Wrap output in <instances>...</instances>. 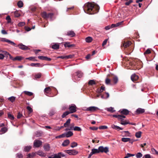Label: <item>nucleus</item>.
<instances>
[{
	"instance_id": "nucleus-32",
	"label": "nucleus",
	"mask_w": 158,
	"mask_h": 158,
	"mask_svg": "<svg viewBox=\"0 0 158 158\" xmlns=\"http://www.w3.org/2000/svg\"><path fill=\"white\" fill-rule=\"evenodd\" d=\"M31 148V146H27L25 147L24 148V151L26 152H29Z\"/></svg>"
},
{
	"instance_id": "nucleus-38",
	"label": "nucleus",
	"mask_w": 158,
	"mask_h": 158,
	"mask_svg": "<svg viewBox=\"0 0 158 158\" xmlns=\"http://www.w3.org/2000/svg\"><path fill=\"white\" fill-rule=\"evenodd\" d=\"M141 132L140 131L136 132L135 133V136L137 138H139L141 136Z\"/></svg>"
},
{
	"instance_id": "nucleus-11",
	"label": "nucleus",
	"mask_w": 158,
	"mask_h": 158,
	"mask_svg": "<svg viewBox=\"0 0 158 158\" xmlns=\"http://www.w3.org/2000/svg\"><path fill=\"white\" fill-rule=\"evenodd\" d=\"M38 58L41 60H46L48 61H50L51 60V58L46 56H38Z\"/></svg>"
},
{
	"instance_id": "nucleus-45",
	"label": "nucleus",
	"mask_w": 158,
	"mask_h": 158,
	"mask_svg": "<svg viewBox=\"0 0 158 158\" xmlns=\"http://www.w3.org/2000/svg\"><path fill=\"white\" fill-rule=\"evenodd\" d=\"M70 113L68 111H66L64 112L62 115V118H64L65 116L68 115Z\"/></svg>"
},
{
	"instance_id": "nucleus-40",
	"label": "nucleus",
	"mask_w": 158,
	"mask_h": 158,
	"mask_svg": "<svg viewBox=\"0 0 158 158\" xmlns=\"http://www.w3.org/2000/svg\"><path fill=\"white\" fill-rule=\"evenodd\" d=\"M23 3L22 1H20L18 2L17 3V5L19 8H21L23 6Z\"/></svg>"
},
{
	"instance_id": "nucleus-9",
	"label": "nucleus",
	"mask_w": 158,
	"mask_h": 158,
	"mask_svg": "<svg viewBox=\"0 0 158 158\" xmlns=\"http://www.w3.org/2000/svg\"><path fill=\"white\" fill-rule=\"evenodd\" d=\"M77 107L75 104H72L69 106V110L70 112V113H74L76 111Z\"/></svg>"
},
{
	"instance_id": "nucleus-20",
	"label": "nucleus",
	"mask_w": 158,
	"mask_h": 158,
	"mask_svg": "<svg viewBox=\"0 0 158 158\" xmlns=\"http://www.w3.org/2000/svg\"><path fill=\"white\" fill-rule=\"evenodd\" d=\"M54 44L52 45L51 48L54 49H58L59 48V45L57 43H54Z\"/></svg>"
},
{
	"instance_id": "nucleus-29",
	"label": "nucleus",
	"mask_w": 158,
	"mask_h": 158,
	"mask_svg": "<svg viewBox=\"0 0 158 158\" xmlns=\"http://www.w3.org/2000/svg\"><path fill=\"white\" fill-rule=\"evenodd\" d=\"M114 108L112 107H110L109 108H107L105 109L107 111L113 113L115 111V110H114Z\"/></svg>"
},
{
	"instance_id": "nucleus-33",
	"label": "nucleus",
	"mask_w": 158,
	"mask_h": 158,
	"mask_svg": "<svg viewBox=\"0 0 158 158\" xmlns=\"http://www.w3.org/2000/svg\"><path fill=\"white\" fill-rule=\"evenodd\" d=\"M92 38L90 36L86 37L85 38V41L87 43H90L92 40Z\"/></svg>"
},
{
	"instance_id": "nucleus-19",
	"label": "nucleus",
	"mask_w": 158,
	"mask_h": 158,
	"mask_svg": "<svg viewBox=\"0 0 158 158\" xmlns=\"http://www.w3.org/2000/svg\"><path fill=\"white\" fill-rule=\"evenodd\" d=\"M131 44V42L130 41H128L125 42L123 44V46L125 48H126L129 47Z\"/></svg>"
},
{
	"instance_id": "nucleus-56",
	"label": "nucleus",
	"mask_w": 158,
	"mask_h": 158,
	"mask_svg": "<svg viewBox=\"0 0 158 158\" xmlns=\"http://www.w3.org/2000/svg\"><path fill=\"white\" fill-rule=\"evenodd\" d=\"M25 24V23L24 22H20L18 24V26L19 27H22L24 26Z\"/></svg>"
},
{
	"instance_id": "nucleus-4",
	"label": "nucleus",
	"mask_w": 158,
	"mask_h": 158,
	"mask_svg": "<svg viewBox=\"0 0 158 158\" xmlns=\"http://www.w3.org/2000/svg\"><path fill=\"white\" fill-rule=\"evenodd\" d=\"M42 16L44 19L50 18L51 20H52V17L54 14L52 13H50L47 14L46 12H44L42 13Z\"/></svg>"
},
{
	"instance_id": "nucleus-46",
	"label": "nucleus",
	"mask_w": 158,
	"mask_h": 158,
	"mask_svg": "<svg viewBox=\"0 0 158 158\" xmlns=\"http://www.w3.org/2000/svg\"><path fill=\"white\" fill-rule=\"evenodd\" d=\"M73 130L75 131H81V129L79 127L76 126L73 128Z\"/></svg>"
},
{
	"instance_id": "nucleus-24",
	"label": "nucleus",
	"mask_w": 158,
	"mask_h": 158,
	"mask_svg": "<svg viewBox=\"0 0 158 158\" xmlns=\"http://www.w3.org/2000/svg\"><path fill=\"white\" fill-rule=\"evenodd\" d=\"M105 90V87L104 86H101L100 89H98L97 90V92L98 93H100L102 92L104 90Z\"/></svg>"
},
{
	"instance_id": "nucleus-22",
	"label": "nucleus",
	"mask_w": 158,
	"mask_h": 158,
	"mask_svg": "<svg viewBox=\"0 0 158 158\" xmlns=\"http://www.w3.org/2000/svg\"><path fill=\"white\" fill-rule=\"evenodd\" d=\"M43 134V132L41 131H36L35 133V135L37 137H39L41 136Z\"/></svg>"
},
{
	"instance_id": "nucleus-3",
	"label": "nucleus",
	"mask_w": 158,
	"mask_h": 158,
	"mask_svg": "<svg viewBox=\"0 0 158 158\" xmlns=\"http://www.w3.org/2000/svg\"><path fill=\"white\" fill-rule=\"evenodd\" d=\"M3 52L4 53L5 56H6V57H8V55L9 56L10 59L13 60L14 61L16 60H18L20 61L23 59V58L20 56H16L15 57L13 58L11 56V55L7 52L6 51H3Z\"/></svg>"
},
{
	"instance_id": "nucleus-23",
	"label": "nucleus",
	"mask_w": 158,
	"mask_h": 158,
	"mask_svg": "<svg viewBox=\"0 0 158 158\" xmlns=\"http://www.w3.org/2000/svg\"><path fill=\"white\" fill-rule=\"evenodd\" d=\"M7 131V129L6 127L2 128L0 130V135H2L6 133Z\"/></svg>"
},
{
	"instance_id": "nucleus-21",
	"label": "nucleus",
	"mask_w": 158,
	"mask_h": 158,
	"mask_svg": "<svg viewBox=\"0 0 158 158\" xmlns=\"http://www.w3.org/2000/svg\"><path fill=\"white\" fill-rule=\"evenodd\" d=\"M64 45L65 48L68 47L70 48L71 47H74L75 45L74 44H70L69 42H65L64 44Z\"/></svg>"
},
{
	"instance_id": "nucleus-59",
	"label": "nucleus",
	"mask_w": 158,
	"mask_h": 158,
	"mask_svg": "<svg viewBox=\"0 0 158 158\" xmlns=\"http://www.w3.org/2000/svg\"><path fill=\"white\" fill-rule=\"evenodd\" d=\"M27 109L29 111L30 113H31L33 111L32 108L29 106L27 107Z\"/></svg>"
},
{
	"instance_id": "nucleus-13",
	"label": "nucleus",
	"mask_w": 158,
	"mask_h": 158,
	"mask_svg": "<svg viewBox=\"0 0 158 158\" xmlns=\"http://www.w3.org/2000/svg\"><path fill=\"white\" fill-rule=\"evenodd\" d=\"M122 136L123 137L130 136V133L128 131H123L121 132Z\"/></svg>"
},
{
	"instance_id": "nucleus-52",
	"label": "nucleus",
	"mask_w": 158,
	"mask_h": 158,
	"mask_svg": "<svg viewBox=\"0 0 158 158\" xmlns=\"http://www.w3.org/2000/svg\"><path fill=\"white\" fill-rule=\"evenodd\" d=\"M6 19L7 20L8 23H10L11 21V18L9 15H8L6 17Z\"/></svg>"
},
{
	"instance_id": "nucleus-27",
	"label": "nucleus",
	"mask_w": 158,
	"mask_h": 158,
	"mask_svg": "<svg viewBox=\"0 0 158 158\" xmlns=\"http://www.w3.org/2000/svg\"><path fill=\"white\" fill-rule=\"evenodd\" d=\"M109 97V94L108 93L106 92L103 95H102L101 98L102 99H107Z\"/></svg>"
},
{
	"instance_id": "nucleus-36",
	"label": "nucleus",
	"mask_w": 158,
	"mask_h": 158,
	"mask_svg": "<svg viewBox=\"0 0 158 158\" xmlns=\"http://www.w3.org/2000/svg\"><path fill=\"white\" fill-rule=\"evenodd\" d=\"M36 154L40 156H44V153L42 151L39 150L37 152Z\"/></svg>"
},
{
	"instance_id": "nucleus-49",
	"label": "nucleus",
	"mask_w": 158,
	"mask_h": 158,
	"mask_svg": "<svg viewBox=\"0 0 158 158\" xmlns=\"http://www.w3.org/2000/svg\"><path fill=\"white\" fill-rule=\"evenodd\" d=\"M143 156V155L141 152H138L136 155L137 158H141Z\"/></svg>"
},
{
	"instance_id": "nucleus-8",
	"label": "nucleus",
	"mask_w": 158,
	"mask_h": 158,
	"mask_svg": "<svg viewBox=\"0 0 158 158\" xmlns=\"http://www.w3.org/2000/svg\"><path fill=\"white\" fill-rule=\"evenodd\" d=\"M42 142L41 141L35 139L34 142L33 146L34 148H39L42 145Z\"/></svg>"
},
{
	"instance_id": "nucleus-10",
	"label": "nucleus",
	"mask_w": 158,
	"mask_h": 158,
	"mask_svg": "<svg viewBox=\"0 0 158 158\" xmlns=\"http://www.w3.org/2000/svg\"><path fill=\"white\" fill-rule=\"evenodd\" d=\"M145 112V110L144 109L139 108H138L135 112V114H142Z\"/></svg>"
},
{
	"instance_id": "nucleus-28",
	"label": "nucleus",
	"mask_w": 158,
	"mask_h": 158,
	"mask_svg": "<svg viewBox=\"0 0 158 158\" xmlns=\"http://www.w3.org/2000/svg\"><path fill=\"white\" fill-rule=\"evenodd\" d=\"M70 121L71 119L70 118L68 119L67 120L66 122L64 124V127H66L69 125L70 123Z\"/></svg>"
},
{
	"instance_id": "nucleus-57",
	"label": "nucleus",
	"mask_w": 158,
	"mask_h": 158,
	"mask_svg": "<svg viewBox=\"0 0 158 158\" xmlns=\"http://www.w3.org/2000/svg\"><path fill=\"white\" fill-rule=\"evenodd\" d=\"M65 133L61 135H59L57 137H56V138H63L64 137H65Z\"/></svg>"
},
{
	"instance_id": "nucleus-41",
	"label": "nucleus",
	"mask_w": 158,
	"mask_h": 158,
	"mask_svg": "<svg viewBox=\"0 0 158 158\" xmlns=\"http://www.w3.org/2000/svg\"><path fill=\"white\" fill-rule=\"evenodd\" d=\"M92 150L94 154L99 153V148L98 149L93 148Z\"/></svg>"
},
{
	"instance_id": "nucleus-16",
	"label": "nucleus",
	"mask_w": 158,
	"mask_h": 158,
	"mask_svg": "<svg viewBox=\"0 0 158 158\" xmlns=\"http://www.w3.org/2000/svg\"><path fill=\"white\" fill-rule=\"evenodd\" d=\"M30 65L32 67H42L43 66V65L41 64H40L39 63H31L30 64Z\"/></svg>"
},
{
	"instance_id": "nucleus-17",
	"label": "nucleus",
	"mask_w": 158,
	"mask_h": 158,
	"mask_svg": "<svg viewBox=\"0 0 158 158\" xmlns=\"http://www.w3.org/2000/svg\"><path fill=\"white\" fill-rule=\"evenodd\" d=\"M83 73L81 71H78L75 73V75H76L78 78H81L83 76Z\"/></svg>"
},
{
	"instance_id": "nucleus-62",
	"label": "nucleus",
	"mask_w": 158,
	"mask_h": 158,
	"mask_svg": "<svg viewBox=\"0 0 158 158\" xmlns=\"http://www.w3.org/2000/svg\"><path fill=\"white\" fill-rule=\"evenodd\" d=\"M110 79L108 78H106V79L105 82L106 84H109L110 83Z\"/></svg>"
},
{
	"instance_id": "nucleus-64",
	"label": "nucleus",
	"mask_w": 158,
	"mask_h": 158,
	"mask_svg": "<svg viewBox=\"0 0 158 158\" xmlns=\"http://www.w3.org/2000/svg\"><path fill=\"white\" fill-rule=\"evenodd\" d=\"M143 157H145V158H151V156L149 154L145 155Z\"/></svg>"
},
{
	"instance_id": "nucleus-60",
	"label": "nucleus",
	"mask_w": 158,
	"mask_h": 158,
	"mask_svg": "<svg viewBox=\"0 0 158 158\" xmlns=\"http://www.w3.org/2000/svg\"><path fill=\"white\" fill-rule=\"evenodd\" d=\"M151 52V51L150 49H147L146 51L144 53V55L146 54H149Z\"/></svg>"
},
{
	"instance_id": "nucleus-1",
	"label": "nucleus",
	"mask_w": 158,
	"mask_h": 158,
	"mask_svg": "<svg viewBox=\"0 0 158 158\" xmlns=\"http://www.w3.org/2000/svg\"><path fill=\"white\" fill-rule=\"evenodd\" d=\"M83 7L85 13L90 15L97 13L99 10V6L89 2L85 4Z\"/></svg>"
},
{
	"instance_id": "nucleus-18",
	"label": "nucleus",
	"mask_w": 158,
	"mask_h": 158,
	"mask_svg": "<svg viewBox=\"0 0 158 158\" xmlns=\"http://www.w3.org/2000/svg\"><path fill=\"white\" fill-rule=\"evenodd\" d=\"M49 158H61L60 155L59 153L54 154V155H52L51 156L48 157Z\"/></svg>"
},
{
	"instance_id": "nucleus-42",
	"label": "nucleus",
	"mask_w": 158,
	"mask_h": 158,
	"mask_svg": "<svg viewBox=\"0 0 158 158\" xmlns=\"http://www.w3.org/2000/svg\"><path fill=\"white\" fill-rule=\"evenodd\" d=\"M14 14L15 16L16 17H18L20 16V14L17 10L15 11Z\"/></svg>"
},
{
	"instance_id": "nucleus-48",
	"label": "nucleus",
	"mask_w": 158,
	"mask_h": 158,
	"mask_svg": "<svg viewBox=\"0 0 158 158\" xmlns=\"http://www.w3.org/2000/svg\"><path fill=\"white\" fill-rule=\"evenodd\" d=\"M135 155L134 154H131L129 153H127L126 156L124 157V158H128L131 156H133Z\"/></svg>"
},
{
	"instance_id": "nucleus-7",
	"label": "nucleus",
	"mask_w": 158,
	"mask_h": 158,
	"mask_svg": "<svg viewBox=\"0 0 158 158\" xmlns=\"http://www.w3.org/2000/svg\"><path fill=\"white\" fill-rule=\"evenodd\" d=\"M65 152L67 153L69 155H76L77 154L78 152L75 150H65L64 151Z\"/></svg>"
},
{
	"instance_id": "nucleus-47",
	"label": "nucleus",
	"mask_w": 158,
	"mask_h": 158,
	"mask_svg": "<svg viewBox=\"0 0 158 158\" xmlns=\"http://www.w3.org/2000/svg\"><path fill=\"white\" fill-rule=\"evenodd\" d=\"M15 99V97L14 96H11L8 98V100L12 102H14Z\"/></svg>"
},
{
	"instance_id": "nucleus-37",
	"label": "nucleus",
	"mask_w": 158,
	"mask_h": 158,
	"mask_svg": "<svg viewBox=\"0 0 158 158\" xmlns=\"http://www.w3.org/2000/svg\"><path fill=\"white\" fill-rule=\"evenodd\" d=\"M111 127L113 129L117 130V131L119 130L120 127L116 125H115L114 124L112 125Z\"/></svg>"
},
{
	"instance_id": "nucleus-63",
	"label": "nucleus",
	"mask_w": 158,
	"mask_h": 158,
	"mask_svg": "<svg viewBox=\"0 0 158 158\" xmlns=\"http://www.w3.org/2000/svg\"><path fill=\"white\" fill-rule=\"evenodd\" d=\"M132 2V0H129V1L128 2H126L125 3V5L127 6H128Z\"/></svg>"
},
{
	"instance_id": "nucleus-54",
	"label": "nucleus",
	"mask_w": 158,
	"mask_h": 158,
	"mask_svg": "<svg viewBox=\"0 0 158 158\" xmlns=\"http://www.w3.org/2000/svg\"><path fill=\"white\" fill-rule=\"evenodd\" d=\"M107 127L106 126H101L99 127V128L100 129H105L107 128Z\"/></svg>"
},
{
	"instance_id": "nucleus-50",
	"label": "nucleus",
	"mask_w": 158,
	"mask_h": 158,
	"mask_svg": "<svg viewBox=\"0 0 158 158\" xmlns=\"http://www.w3.org/2000/svg\"><path fill=\"white\" fill-rule=\"evenodd\" d=\"M51 89L50 87H47L46 88L44 89V92L46 93H48L49 92L51 91Z\"/></svg>"
},
{
	"instance_id": "nucleus-2",
	"label": "nucleus",
	"mask_w": 158,
	"mask_h": 158,
	"mask_svg": "<svg viewBox=\"0 0 158 158\" xmlns=\"http://www.w3.org/2000/svg\"><path fill=\"white\" fill-rule=\"evenodd\" d=\"M1 41L2 42H6L9 44L13 45L15 47H18L19 48L22 50H27L29 49V48L26 45L23 44L22 43H20L18 45H17L14 42L6 39V38H1Z\"/></svg>"
},
{
	"instance_id": "nucleus-15",
	"label": "nucleus",
	"mask_w": 158,
	"mask_h": 158,
	"mask_svg": "<svg viewBox=\"0 0 158 158\" xmlns=\"http://www.w3.org/2000/svg\"><path fill=\"white\" fill-rule=\"evenodd\" d=\"M138 78V76L135 74H132L131 77V79L133 82H135L137 80Z\"/></svg>"
},
{
	"instance_id": "nucleus-51",
	"label": "nucleus",
	"mask_w": 158,
	"mask_h": 158,
	"mask_svg": "<svg viewBox=\"0 0 158 158\" xmlns=\"http://www.w3.org/2000/svg\"><path fill=\"white\" fill-rule=\"evenodd\" d=\"M41 76V74L40 73H39L35 75V78H39Z\"/></svg>"
},
{
	"instance_id": "nucleus-44",
	"label": "nucleus",
	"mask_w": 158,
	"mask_h": 158,
	"mask_svg": "<svg viewBox=\"0 0 158 158\" xmlns=\"http://www.w3.org/2000/svg\"><path fill=\"white\" fill-rule=\"evenodd\" d=\"M77 146V143L75 142L72 143L71 144L70 146L72 148H74Z\"/></svg>"
},
{
	"instance_id": "nucleus-25",
	"label": "nucleus",
	"mask_w": 158,
	"mask_h": 158,
	"mask_svg": "<svg viewBox=\"0 0 158 158\" xmlns=\"http://www.w3.org/2000/svg\"><path fill=\"white\" fill-rule=\"evenodd\" d=\"M70 143L69 140V139L64 140L62 143V145L64 147L67 146Z\"/></svg>"
},
{
	"instance_id": "nucleus-55",
	"label": "nucleus",
	"mask_w": 158,
	"mask_h": 158,
	"mask_svg": "<svg viewBox=\"0 0 158 158\" xmlns=\"http://www.w3.org/2000/svg\"><path fill=\"white\" fill-rule=\"evenodd\" d=\"M113 81L114 83L115 84L118 81V78L117 77H115L113 78Z\"/></svg>"
},
{
	"instance_id": "nucleus-26",
	"label": "nucleus",
	"mask_w": 158,
	"mask_h": 158,
	"mask_svg": "<svg viewBox=\"0 0 158 158\" xmlns=\"http://www.w3.org/2000/svg\"><path fill=\"white\" fill-rule=\"evenodd\" d=\"M65 137H69L73 135V133L71 131H69L65 133Z\"/></svg>"
},
{
	"instance_id": "nucleus-30",
	"label": "nucleus",
	"mask_w": 158,
	"mask_h": 158,
	"mask_svg": "<svg viewBox=\"0 0 158 158\" xmlns=\"http://www.w3.org/2000/svg\"><path fill=\"white\" fill-rule=\"evenodd\" d=\"M44 148L45 151H49L50 149V146L49 145V144H47L44 145Z\"/></svg>"
},
{
	"instance_id": "nucleus-5",
	"label": "nucleus",
	"mask_w": 158,
	"mask_h": 158,
	"mask_svg": "<svg viewBox=\"0 0 158 158\" xmlns=\"http://www.w3.org/2000/svg\"><path fill=\"white\" fill-rule=\"evenodd\" d=\"M85 108L86 109L85 110L89 111L91 112H95L97 110H100L98 107L95 106H91L88 107H85Z\"/></svg>"
},
{
	"instance_id": "nucleus-14",
	"label": "nucleus",
	"mask_w": 158,
	"mask_h": 158,
	"mask_svg": "<svg viewBox=\"0 0 158 158\" xmlns=\"http://www.w3.org/2000/svg\"><path fill=\"white\" fill-rule=\"evenodd\" d=\"M66 35L71 37H73L75 36V34L73 31H69L67 32V34Z\"/></svg>"
},
{
	"instance_id": "nucleus-61",
	"label": "nucleus",
	"mask_w": 158,
	"mask_h": 158,
	"mask_svg": "<svg viewBox=\"0 0 158 158\" xmlns=\"http://www.w3.org/2000/svg\"><path fill=\"white\" fill-rule=\"evenodd\" d=\"M98 128L97 127H90L89 129L93 131L96 130L98 129Z\"/></svg>"
},
{
	"instance_id": "nucleus-43",
	"label": "nucleus",
	"mask_w": 158,
	"mask_h": 158,
	"mask_svg": "<svg viewBox=\"0 0 158 158\" xmlns=\"http://www.w3.org/2000/svg\"><path fill=\"white\" fill-rule=\"evenodd\" d=\"M8 118L11 120H13L14 119V116L10 114V113H7Z\"/></svg>"
},
{
	"instance_id": "nucleus-39",
	"label": "nucleus",
	"mask_w": 158,
	"mask_h": 158,
	"mask_svg": "<svg viewBox=\"0 0 158 158\" xmlns=\"http://www.w3.org/2000/svg\"><path fill=\"white\" fill-rule=\"evenodd\" d=\"M121 140L123 142H126L130 141V138H122Z\"/></svg>"
},
{
	"instance_id": "nucleus-31",
	"label": "nucleus",
	"mask_w": 158,
	"mask_h": 158,
	"mask_svg": "<svg viewBox=\"0 0 158 158\" xmlns=\"http://www.w3.org/2000/svg\"><path fill=\"white\" fill-rule=\"evenodd\" d=\"M88 84L90 85H95L96 84L94 80H90L88 82Z\"/></svg>"
},
{
	"instance_id": "nucleus-6",
	"label": "nucleus",
	"mask_w": 158,
	"mask_h": 158,
	"mask_svg": "<svg viewBox=\"0 0 158 158\" xmlns=\"http://www.w3.org/2000/svg\"><path fill=\"white\" fill-rule=\"evenodd\" d=\"M98 148L99 152L107 153L109 152V148L107 147H104L103 146H100L98 147Z\"/></svg>"
},
{
	"instance_id": "nucleus-12",
	"label": "nucleus",
	"mask_w": 158,
	"mask_h": 158,
	"mask_svg": "<svg viewBox=\"0 0 158 158\" xmlns=\"http://www.w3.org/2000/svg\"><path fill=\"white\" fill-rule=\"evenodd\" d=\"M119 111H120L121 114L126 115L128 114L129 112V111L128 110L125 109L120 110Z\"/></svg>"
},
{
	"instance_id": "nucleus-35",
	"label": "nucleus",
	"mask_w": 158,
	"mask_h": 158,
	"mask_svg": "<svg viewBox=\"0 0 158 158\" xmlns=\"http://www.w3.org/2000/svg\"><path fill=\"white\" fill-rule=\"evenodd\" d=\"M35 155V154L34 152H32L31 154L29 153L27 155V158H31L33 157Z\"/></svg>"
},
{
	"instance_id": "nucleus-58",
	"label": "nucleus",
	"mask_w": 158,
	"mask_h": 158,
	"mask_svg": "<svg viewBox=\"0 0 158 158\" xmlns=\"http://www.w3.org/2000/svg\"><path fill=\"white\" fill-rule=\"evenodd\" d=\"M16 155L19 158H22L23 157V155L21 153H18Z\"/></svg>"
},
{
	"instance_id": "nucleus-34",
	"label": "nucleus",
	"mask_w": 158,
	"mask_h": 158,
	"mask_svg": "<svg viewBox=\"0 0 158 158\" xmlns=\"http://www.w3.org/2000/svg\"><path fill=\"white\" fill-rule=\"evenodd\" d=\"M25 94L29 96H31L33 95V93L32 92L25 91L23 92Z\"/></svg>"
},
{
	"instance_id": "nucleus-53",
	"label": "nucleus",
	"mask_w": 158,
	"mask_h": 158,
	"mask_svg": "<svg viewBox=\"0 0 158 158\" xmlns=\"http://www.w3.org/2000/svg\"><path fill=\"white\" fill-rule=\"evenodd\" d=\"M74 56V55H70L68 56H65L66 59H69L72 58Z\"/></svg>"
}]
</instances>
